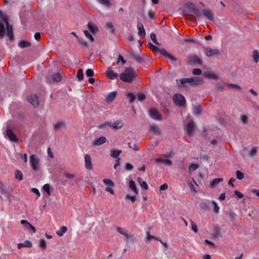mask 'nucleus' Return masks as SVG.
Segmentation results:
<instances>
[{"mask_svg":"<svg viewBox=\"0 0 259 259\" xmlns=\"http://www.w3.org/2000/svg\"><path fill=\"white\" fill-rule=\"evenodd\" d=\"M178 85L180 87H185V84L189 83L190 85H198L201 84L203 82V79L200 77H193L191 78H184L181 79L177 80Z\"/></svg>","mask_w":259,"mask_h":259,"instance_id":"obj_1","label":"nucleus"},{"mask_svg":"<svg viewBox=\"0 0 259 259\" xmlns=\"http://www.w3.org/2000/svg\"><path fill=\"white\" fill-rule=\"evenodd\" d=\"M136 77L135 71L131 68H127L120 74V79L124 81L131 82Z\"/></svg>","mask_w":259,"mask_h":259,"instance_id":"obj_2","label":"nucleus"},{"mask_svg":"<svg viewBox=\"0 0 259 259\" xmlns=\"http://www.w3.org/2000/svg\"><path fill=\"white\" fill-rule=\"evenodd\" d=\"M150 48L152 50V51L155 53H160L163 56L168 58L171 61H176L177 59L172 56L169 53H167L166 51L163 48H159L156 46L153 45L151 43H149Z\"/></svg>","mask_w":259,"mask_h":259,"instance_id":"obj_3","label":"nucleus"},{"mask_svg":"<svg viewBox=\"0 0 259 259\" xmlns=\"http://www.w3.org/2000/svg\"><path fill=\"white\" fill-rule=\"evenodd\" d=\"M30 165L34 171H38L40 168L39 159L34 155H31L29 158Z\"/></svg>","mask_w":259,"mask_h":259,"instance_id":"obj_4","label":"nucleus"},{"mask_svg":"<svg viewBox=\"0 0 259 259\" xmlns=\"http://www.w3.org/2000/svg\"><path fill=\"white\" fill-rule=\"evenodd\" d=\"M173 101L179 107H184L186 103L184 96L181 94H176L173 97Z\"/></svg>","mask_w":259,"mask_h":259,"instance_id":"obj_5","label":"nucleus"},{"mask_svg":"<svg viewBox=\"0 0 259 259\" xmlns=\"http://www.w3.org/2000/svg\"><path fill=\"white\" fill-rule=\"evenodd\" d=\"M204 51L205 55L208 57H210L213 55H218L220 53V51L218 49H212L209 47L204 48Z\"/></svg>","mask_w":259,"mask_h":259,"instance_id":"obj_6","label":"nucleus"},{"mask_svg":"<svg viewBox=\"0 0 259 259\" xmlns=\"http://www.w3.org/2000/svg\"><path fill=\"white\" fill-rule=\"evenodd\" d=\"M149 114L151 118L157 120H161V115L155 109H151L149 111Z\"/></svg>","mask_w":259,"mask_h":259,"instance_id":"obj_7","label":"nucleus"},{"mask_svg":"<svg viewBox=\"0 0 259 259\" xmlns=\"http://www.w3.org/2000/svg\"><path fill=\"white\" fill-rule=\"evenodd\" d=\"M29 102L36 108L39 105L38 98L36 95H31L28 98Z\"/></svg>","mask_w":259,"mask_h":259,"instance_id":"obj_8","label":"nucleus"},{"mask_svg":"<svg viewBox=\"0 0 259 259\" xmlns=\"http://www.w3.org/2000/svg\"><path fill=\"white\" fill-rule=\"evenodd\" d=\"M194 130V122L193 121H190L187 125V133L189 136H192L193 135Z\"/></svg>","mask_w":259,"mask_h":259,"instance_id":"obj_9","label":"nucleus"},{"mask_svg":"<svg viewBox=\"0 0 259 259\" xmlns=\"http://www.w3.org/2000/svg\"><path fill=\"white\" fill-rule=\"evenodd\" d=\"M6 135L11 141L17 142L18 141V138L10 128H8L6 130Z\"/></svg>","mask_w":259,"mask_h":259,"instance_id":"obj_10","label":"nucleus"},{"mask_svg":"<svg viewBox=\"0 0 259 259\" xmlns=\"http://www.w3.org/2000/svg\"><path fill=\"white\" fill-rule=\"evenodd\" d=\"M85 167L89 170L93 169V165L91 156L89 154H85L84 156Z\"/></svg>","mask_w":259,"mask_h":259,"instance_id":"obj_11","label":"nucleus"},{"mask_svg":"<svg viewBox=\"0 0 259 259\" xmlns=\"http://www.w3.org/2000/svg\"><path fill=\"white\" fill-rule=\"evenodd\" d=\"M190 9L191 10V12L198 18H201L202 16V13L201 10L196 8L194 5L193 3L190 4L189 7Z\"/></svg>","mask_w":259,"mask_h":259,"instance_id":"obj_12","label":"nucleus"},{"mask_svg":"<svg viewBox=\"0 0 259 259\" xmlns=\"http://www.w3.org/2000/svg\"><path fill=\"white\" fill-rule=\"evenodd\" d=\"M6 30H7V34L8 36L9 37L11 40L13 41L14 39V35L13 31V27L11 25L9 24V23L6 24Z\"/></svg>","mask_w":259,"mask_h":259,"instance_id":"obj_13","label":"nucleus"},{"mask_svg":"<svg viewBox=\"0 0 259 259\" xmlns=\"http://www.w3.org/2000/svg\"><path fill=\"white\" fill-rule=\"evenodd\" d=\"M123 123L120 120H116L113 123L110 122V127L113 129H120L122 127Z\"/></svg>","mask_w":259,"mask_h":259,"instance_id":"obj_14","label":"nucleus"},{"mask_svg":"<svg viewBox=\"0 0 259 259\" xmlns=\"http://www.w3.org/2000/svg\"><path fill=\"white\" fill-rule=\"evenodd\" d=\"M203 13L204 16L210 20L213 21L214 20V15L210 10H203Z\"/></svg>","mask_w":259,"mask_h":259,"instance_id":"obj_15","label":"nucleus"},{"mask_svg":"<svg viewBox=\"0 0 259 259\" xmlns=\"http://www.w3.org/2000/svg\"><path fill=\"white\" fill-rule=\"evenodd\" d=\"M106 138L105 137L102 136L95 140L94 141L93 145L94 146H99L104 144L105 143H106Z\"/></svg>","mask_w":259,"mask_h":259,"instance_id":"obj_16","label":"nucleus"},{"mask_svg":"<svg viewBox=\"0 0 259 259\" xmlns=\"http://www.w3.org/2000/svg\"><path fill=\"white\" fill-rule=\"evenodd\" d=\"M150 130L152 133L155 135H159L160 134V130L157 124L151 125Z\"/></svg>","mask_w":259,"mask_h":259,"instance_id":"obj_17","label":"nucleus"},{"mask_svg":"<svg viewBox=\"0 0 259 259\" xmlns=\"http://www.w3.org/2000/svg\"><path fill=\"white\" fill-rule=\"evenodd\" d=\"M189 60L191 63L193 64H197L198 65H201L202 62L201 59H200L198 56L196 55H194L190 57Z\"/></svg>","mask_w":259,"mask_h":259,"instance_id":"obj_18","label":"nucleus"},{"mask_svg":"<svg viewBox=\"0 0 259 259\" xmlns=\"http://www.w3.org/2000/svg\"><path fill=\"white\" fill-rule=\"evenodd\" d=\"M117 93L116 91H113V92H111L107 96V97L106 98V101L108 103L112 102L114 100V99L116 98V97L117 96Z\"/></svg>","mask_w":259,"mask_h":259,"instance_id":"obj_19","label":"nucleus"},{"mask_svg":"<svg viewBox=\"0 0 259 259\" xmlns=\"http://www.w3.org/2000/svg\"><path fill=\"white\" fill-rule=\"evenodd\" d=\"M88 27L90 29V30L93 33H95L98 31V28L97 25H95L92 22H89L88 23Z\"/></svg>","mask_w":259,"mask_h":259,"instance_id":"obj_20","label":"nucleus"},{"mask_svg":"<svg viewBox=\"0 0 259 259\" xmlns=\"http://www.w3.org/2000/svg\"><path fill=\"white\" fill-rule=\"evenodd\" d=\"M52 79L53 81L59 82L62 80L61 74L59 73H56L52 75Z\"/></svg>","mask_w":259,"mask_h":259,"instance_id":"obj_21","label":"nucleus"},{"mask_svg":"<svg viewBox=\"0 0 259 259\" xmlns=\"http://www.w3.org/2000/svg\"><path fill=\"white\" fill-rule=\"evenodd\" d=\"M107 75L111 79H116L118 76L117 73L114 72L112 70L108 71L107 72Z\"/></svg>","mask_w":259,"mask_h":259,"instance_id":"obj_22","label":"nucleus"},{"mask_svg":"<svg viewBox=\"0 0 259 259\" xmlns=\"http://www.w3.org/2000/svg\"><path fill=\"white\" fill-rule=\"evenodd\" d=\"M130 188L136 194H138V190L136 187L135 182L133 180H131L129 183Z\"/></svg>","mask_w":259,"mask_h":259,"instance_id":"obj_23","label":"nucleus"},{"mask_svg":"<svg viewBox=\"0 0 259 259\" xmlns=\"http://www.w3.org/2000/svg\"><path fill=\"white\" fill-rule=\"evenodd\" d=\"M222 181H223V178L214 179L211 182V183L210 184V187H214Z\"/></svg>","mask_w":259,"mask_h":259,"instance_id":"obj_24","label":"nucleus"},{"mask_svg":"<svg viewBox=\"0 0 259 259\" xmlns=\"http://www.w3.org/2000/svg\"><path fill=\"white\" fill-rule=\"evenodd\" d=\"M121 153V151L119 150H113L111 151V156L114 158H118V156Z\"/></svg>","mask_w":259,"mask_h":259,"instance_id":"obj_25","label":"nucleus"},{"mask_svg":"<svg viewBox=\"0 0 259 259\" xmlns=\"http://www.w3.org/2000/svg\"><path fill=\"white\" fill-rule=\"evenodd\" d=\"M67 231V228L66 227L62 226L60 228V229L58 230L56 232L57 234L59 236H62L64 233H65Z\"/></svg>","mask_w":259,"mask_h":259,"instance_id":"obj_26","label":"nucleus"},{"mask_svg":"<svg viewBox=\"0 0 259 259\" xmlns=\"http://www.w3.org/2000/svg\"><path fill=\"white\" fill-rule=\"evenodd\" d=\"M30 45V42L26 40L20 41L18 44V46L21 48H27Z\"/></svg>","mask_w":259,"mask_h":259,"instance_id":"obj_27","label":"nucleus"},{"mask_svg":"<svg viewBox=\"0 0 259 259\" xmlns=\"http://www.w3.org/2000/svg\"><path fill=\"white\" fill-rule=\"evenodd\" d=\"M138 34L141 37H144L146 35V32L143 25L138 27Z\"/></svg>","mask_w":259,"mask_h":259,"instance_id":"obj_28","label":"nucleus"},{"mask_svg":"<svg viewBox=\"0 0 259 259\" xmlns=\"http://www.w3.org/2000/svg\"><path fill=\"white\" fill-rule=\"evenodd\" d=\"M108 126L110 127V122H105L101 123L97 126V127L100 129L106 130Z\"/></svg>","mask_w":259,"mask_h":259,"instance_id":"obj_29","label":"nucleus"},{"mask_svg":"<svg viewBox=\"0 0 259 259\" xmlns=\"http://www.w3.org/2000/svg\"><path fill=\"white\" fill-rule=\"evenodd\" d=\"M252 57L253 61L257 63L259 61V52L257 50H254L252 53Z\"/></svg>","mask_w":259,"mask_h":259,"instance_id":"obj_30","label":"nucleus"},{"mask_svg":"<svg viewBox=\"0 0 259 259\" xmlns=\"http://www.w3.org/2000/svg\"><path fill=\"white\" fill-rule=\"evenodd\" d=\"M128 146L130 148L132 149L135 151H139V148L138 147V143L136 142L134 143H128Z\"/></svg>","mask_w":259,"mask_h":259,"instance_id":"obj_31","label":"nucleus"},{"mask_svg":"<svg viewBox=\"0 0 259 259\" xmlns=\"http://www.w3.org/2000/svg\"><path fill=\"white\" fill-rule=\"evenodd\" d=\"M257 147H254L252 148L251 150L248 153V155L250 157H254L257 152Z\"/></svg>","mask_w":259,"mask_h":259,"instance_id":"obj_32","label":"nucleus"},{"mask_svg":"<svg viewBox=\"0 0 259 259\" xmlns=\"http://www.w3.org/2000/svg\"><path fill=\"white\" fill-rule=\"evenodd\" d=\"M15 178L19 181H22L23 179L22 172L19 170H16L15 171Z\"/></svg>","mask_w":259,"mask_h":259,"instance_id":"obj_33","label":"nucleus"},{"mask_svg":"<svg viewBox=\"0 0 259 259\" xmlns=\"http://www.w3.org/2000/svg\"><path fill=\"white\" fill-rule=\"evenodd\" d=\"M97 1L106 7L109 8L111 6V2L109 0H97Z\"/></svg>","mask_w":259,"mask_h":259,"instance_id":"obj_34","label":"nucleus"},{"mask_svg":"<svg viewBox=\"0 0 259 259\" xmlns=\"http://www.w3.org/2000/svg\"><path fill=\"white\" fill-rule=\"evenodd\" d=\"M83 70L81 68L79 69L77 71V77L79 81H81L83 79Z\"/></svg>","mask_w":259,"mask_h":259,"instance_id":"obj_35","label":"nucleus"},{"mask_svg":"<svg viewBox=\"0 0 259 259\" xmlns=\"http://www.w3.org/2000/svg\"><path fill=\"white\" fill-rule=\"evenodd\" d=\"M202 106L199 105L196 106L195 107V108L194 109V113L196 115H198L201 113V112L202 111Z\"/></svg>","mask_w":259,"mask_h":259,"instance_id":"obj_36","label":"nucleus"},{"mask_svg":"<svg viewBox=\"0 0 259 259\" xmlns=\"http://www.w3.org/2000/svg\"><path fill=\"white\" fill-rule=\"evenodd\" d=\"M131 56L133 59H134L138 63H141L143 61L142 57L140 55H138L135 54H132Z\"/></svg>","mask_w":259,"mask_h":259,"instance_id":"obj_37","label":"nucleus"},{"mask_svg":"<svg viewBox=\"0 0 259 259\" xmlns=\"http://www.w3.org/2000/svg\"><path fill=\"white\" fill-rule=\"evenodd\" d=\"M126 97L129 98V103H132L136 99V96L132 93H128L126 95Z\"/></svg>","mask_w":259,"mask_h":259,"instance_id":"obj_38","label":"nucleus"},{"mask_svg":"<svg viewBox=\"0 0 259 259\" xmlns=\"http://www.w3.org/2000/svg\"><path fill=\"white\" fill-rule=\"evenodd\" d=\"M3 21L6 24L9 22L8 18L7 16L0 11V21Z\"/></svg>","mask_w":259,"mask_h":259,"instance_id":"obj_39","label":"nucleus"},{"mask_svg":"<svg viewBox=\"0 0 259 259\" xmlns=\"http://www.w3.org/2000/svg\"><path fill=\"white\" fill-rule=\"evenodd\" d=\"M39 247L43 250H45L47 248L46 242L45 239L42 238L39 241Z\"/></svg>","mask_w":259,"mask_h":259,"instance_id":"obj_40","label":"nucleus"},{"mask_svg":"<svg viewBox=\"0 0 259 259\" xmlns=\"http://www.w3.org/2000/svg\"><path fill=\"white\" fill-rule=\"evenodd\" d=\"M198 167H199L198 164H195V163H191L189 167V171L190 172L194 171V170H196L198 168Z\"/></svg>","mask_w":259,"mask_h":259,"instance_id":"obj_41","label":"nucleus"},{"mask_svg":"<svg viewBox=\"0 0 259 259\" xmlns=\"http://www.w3.org/2000/svg\"><path fill=\"white\" fill-rule=\"evenodd\" d=\"M103 182L106 185H108V186H111V187L114 186V183L112 182V181H111L110 179H104L103 180Z\"/></svg>","mask_w":259,"mask_h":259,"instance_id":"obj_42","label":"nucleus"},{"mask_svg":"<svg viewBox=\"0 0 259 259\" xmlns=\"http://www.w3.org/2000/svg\"><path fill=\"white\" fill-rule=\"evenodd\" d=\"M204 75L206 77H208L209 78H213V79H217V75L214 73H212V72L205 73Z\"/></svg>","mask_w":259,"mask_h":259,"instance_id":"obj_43","label":"nucleus"},{"mask_svg":"<svg viewBox=\"0 0 259 259\" xmlns=\"http://www.w3.org/2000/svg\"><path fill=\"white\" fill-rule=\"evenodd\" d=\"M212 204L214 205L213 211L215 213H218L220 210V207L218 206L217 203L215 201H212Z\"/></svg>","mask_w":259,"mask_h":259,"instance_id":"obj_44","label":"nucleus"},{"mask_svg":"<svg viewBox=\"0 0 259 259\" xmlns=\"http://www.w3.org/2000/svg\"><path fill=\"white\" fill-rule=\"evenodd\" d=\"M83 32L87 38H89L92 41H94V38L88 30H85L83 31Z\"/></svg>","mask_w":259,"mask_h":259,"instance_id":"obj_45","label":"nucleus"},{"mask_svg":"<svg viewBox=\"0 0 259 259\" xmlns=\"http://www.w3.org/2000/svg\"><path fill=\"white\" fill-rule=\"evenodd\" d=\"M236 174L237 178L238 180H241L244 178V174L240 170H237L236 171Z\"/></svg>","mask_w":259,"mask_h":259,"instance_id":"obj_46","label":"nucleus"},{"mask_svg":"<svg viewBox=\"0 0 259 259\" xmlns=\"http://www.w3.org/2000/svg\"><path fill=\"white\" fill-rule=\"evenodd\" d=\"M43 189L46 192L47 194L50 195V185L49 184H46L44 185Z\"/></svg>","mask_w":259,"mask_h":259,"instance_id":"obj_47","label":"nucleus"},{"mask_svg":"<svg viewBox=\"0 0 259 259\" xmlns=\"http://www.w3.org/2000/svg\"><path fill=\"white\" fill-rule=\"evenodd\" d=\"M227 85L228 88H234L235 89H241V87L238 85L237 84H234V83H227L226 84Z\"/></svg>","mask_w":259,"mask_h":259,"instance_id":"obj_48","label":"nucleus"},{"mask_svg":"<svg viewBox=\"0 0 259 259\" xmlns=\"http://www.w3.org/2000/svg\"><path fill=\"white\" fill-rule=\"evenodd\" d=\"M190 222H191V224L192 230L195 233H197L198 230H197V227L196 224L193 221H192L191 220H190Z\"/></svg>","mask_w":259,"mask_h":259,"instance_id":"obj_49","label":"nucleus"},{"mask_svg":"<svg viewBox=\"0 0 259 259\" xmlns=\"http://www.w3.org/2000/svg\"><path fill=\"white\" fill-rule=\"evenodd\" d=\"M137 98L139 101H142L145 99L146 96L143 93H139L137 95Z\"/></svg>","mask_w":259,"mask_h":259,"instance_id":"obj_50","label":"nucleus"},{"mask_svg":"<svg viewBox=\"0 0 259 259\" xmlns=\"http://www.w3.org/2000/svg\"><path fill=\"white\" fill-rule=\"evenodd\" d=\"M85 74L88 77H92L94 75V72L91 69H88L85 72Z\"/></svg>","mask_w":259,"mask_h":259,"instance_id":"obj_51","label":"nucleus"},{"mask_svg":"<svg viewBox=\"0 0 259 259\" xmlns=\"http://www.w3.org/2000/svg\"><path fill=\"white\" fill-rule=\"evenodd\" d=\"M20 223L22 225H24L27 229H28V227L30 226V224L27 221L24 220H21Z\"/></svg>","mask_w":259,"mask_h":259,"instance_id":"obj_52","label":"nucleus"},{"mask_svg":"<svg viewBox=\"0 0 259 259\" xmlns=\"http://www.w3.org/2000/svg\"><path fill=\"white\" fill-rule=\"evenodd\" d=\"M139 183L140 184L141 187L145 190H148V186L147 183L145 181H143L141 182L139 181Z\"/></svg>","mask_w":259,"mask_h":259,"instance_id":"obj_53","label":"nucleus"},{"mask_svg":"<svg viewBox=\"0 0 259 259\" xmlns=\"http://www.w3.org/2000/svg\"><path fill=\"white\" fill-rule=\"evenodd\" d=\"M227 83L223 84V83L218 82L216 84L215 86L217 89H220L221 90H225V85Z\"/></svg>","mask_w":259,"mask_h":259,"instance_id":"obj_54","label":"nucleus"},{"mask_svg":"<svg viewBox=\"0 0 259 259\" xmlns=\"http://www.w3.org/2000/svg\"><path fill=\"white\" fill-rule=\"evenodd\" d=\"M150 38L152 40L154 43L158 44L157 39H156V34L154 33H151L150 34Z\"/></svg>","mask_w":259,"mask_h":259,"instance_id":"obj_55","label":"nucleus"},{"mask_svg":"<svg viewBox=\"0 0 259 259\" xmlns=\"http://www.w3.org/2000/svg\"><path fill=\"white\" fill-rule=\"evenodd\" d=\"M201 73H202L201 70L200 69H198V68H195L192 71V73L194 75H198L201 74Z\"/></svg>","mask_w":259,"mask_h":259,"instance_id":"obj_56","label":"nucleus"},{"mask_svg":"<svg viewBox=\"0 0 259 259\" xmlns=\"http://www.w3.org/2000/svg\"><path fill=\"white\" fill-rule=\"evenodd\" d=\"M126 199H130L133 202H135L136 198L135 196H131L130 194H127L125 196Z\"/></svg>","mask_w":259,"mask_h":259,"instance_id":"obj_57","label":"nucleus"},{"mask_svg":"<svg viewBox=\"0 0 259 259\" xmlns=\"http://www.w3.org/2000/svg\"><path fill=\"white\" fill-rule=\"evenodd\" d=\"M241 120L243 124H246L248 122V117L246 115H242L241 116Z\"/></svg>","mask_w":259,"mask_h":259,"instance_id":"obj_58","label":"nucleus"},{"mask_svg":"<svg viewBox=\"0 0 259 259\" xmlns=\"http://www.w3.org/2000/svg\"><path fill=\"white\" fill-rule=\"evenodd\" d=\"M79 43L82 46H83L84 47H85V48H89L90 46L89 43L85 40H79Z\"/></svg>","mask_w":259,"mask_h":259,"instance_id":"obj_59","label":"nucleus"},{"mask_svg":"<svg viewBox=\"0 0 259 259\" xmlns=\"http://www.w3.org/2000/svg\"><path fill=\"white\" fill-rule=\"evenodd\" d=\"M5 27L4 25L0 23V36H3L4 34Z\"/></svg>","mask_w":259,"mask_h":259,"instance_id":"obj_60","label":"nucleus"},{"mask_svg":"<svg viewBox=\"0 0 259 259\" xmlns=\"http://www.w3.org/2000/svg\"><path fill=\"white\" fill-rule=\"evenodd\" d=\"M63 123L62 122H58L54 124V127L55 130H58L62 125Z\"/></svg>","mask_w":259,"mask_h":259,"instance_id":"obj_61","label":"nucleus"},{"mask_svg":"<svg viewBox=\"0 0 259 259\" xmlns=\"http://www.w3.org/2000/svg\"><path fill=\"white\" fill-rule=\"evenodd\" d=\"M148 16L152 19H155V13L152 10L149 11Z\"/></svg>","mask_w":259,"mask_h":259,"instance_id":"obj_62","label":"nucleus"},{"mask_svg":"<svg viewBox=\"0 0 259 259\" xmlns=\"http://www.w3.org/2000/svg\"><path fill=\"white\" fill-rule=\"evenodd\" d=\"M65 176L68 179H73L75 177V175L74 174L69 173V172H65Z\"/></svg>","mask_w":259,"mask_h":259,"instance_id":"obj_63","label":"nucleus"},{"mask_svg":"<svg viewBox=\"0 0 259 259\" xmlns=\"http://www.w3.org/2000/svg\"><path fill=\"white\" fill-rule=\"evenodd\" d=\"M31 192L36 194L37 195V197H39L40 196V193L39 190L37 188H32Z\"/></svg>","mask_w":259,"mask_h":259,"instance_id":"obj_64","label":"nucleus"}]
</instances>
